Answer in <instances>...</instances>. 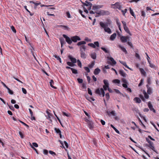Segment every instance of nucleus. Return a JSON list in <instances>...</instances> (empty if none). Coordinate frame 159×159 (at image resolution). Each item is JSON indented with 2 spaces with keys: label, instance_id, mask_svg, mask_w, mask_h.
Returning a JSON list of instances; mask_svg holds the SVG:
<instances>
[{
  "label": "nucleus",
  "instance_id": "obj_6",
  "mask_svg": "<svg viewBox=\"0 0 159 159\" xmlns=\"http://www.w3.org/2000/svg\"><path fill=\"white\" fill-rule=\"evenodd\" d=\"M129 36H122L120 37V40L122 43L126 42L129 40Z\"/></svg>",
  "mask_w": 159,
  "mask_h": 159
},
{
  "label": "nucleus",
  "instance_id": "obj_27",
  "mask_svg": "<svg viewBox=\"0 0 159 159\" xmlns=\"http://www.w3.org/2000/svg\"><path fill=\"white\" fill-rule=\"evenodd\" d=\"M124 29L126 33H128L130 35H131V34L130 33V31L127 26L124 27Z\"/></svg>",
  "mask_w": 159,
  "mask_h": 159
},
{
  "label": "nucleus",
  "instance_id": "obj_40",
  "mask_svg": "<svg viewBox=\"0 0 159 159\" xmlns=\"http://www.w3.org/2000/svg\"><path fill=\"white\" fill-rule=\"evenodd\" d=\"M24 7L25 8V10L28 12L29 13L30 15L31 16H32L34 15L33 13H31L27 9V6H24Z\"/></svg>",
  "mask_w": 159,
  "mask_h": 159
},
{
  "label": "nucleus",
  "instance_id": "obj_33",
  "mask_svg": "<svg viewBox=\"0 0 159 159\" xmlns=\"http://www.w3.org/2000/svg\"><path fill=\"white\" fill-rule=\"evenodd\" d=\"M103 83L104 84V85H105L106 86L109 87V84L107 80H103Z\"/></svg>",
  "mask_w": 159,
  "mask_h": 159
},
{
  "label": "nucleus",
  "instance_id": "obj_44",
  "mask_svg": "<svg viewBox=\"0 0 159 159\" xmlns=\"http://www.w3.org/2000/svg\"><path fill=\"white\" fill-rule=\"evenodd\" d=\"M141 16L144 18L145 17L146 14L145 12L143 11H141Z\"/></svg>",
  "mask_w": 159,
  "mask_h": 159
},
{
  "label": "nucleus",
  "instance_id": "obj_37",
  "mask_svg": "<svg viewBox=\"0 0 159 159\" xmlns=\"http://www.w3.org/2000/svg\"><path fill=\"white\" fill-rule=\"evenodd\" d=\"M54 130L57 133L59 134L61 133V131L59 129L55 128H54Z\"/></svg>",
  "mask_w": 159,
  "mask_h": 159
},
{
  "label": "nucleus",
  "instance_id": "obj_64",
  "mask_svg": "<svg viewBox=\"0 0 159 159\" xmlns=\"http://www.w3.org/2000/svg\"><path fill=\"white\" fill-rule=\"evenodd\" d=\"M66 14L67 17L68 18H70L71 16L69 11H68L66 12Z\"/></svg>",
  "mask_w": 159,
  "mask_h": 159
},
{
  "label": "nucleus",
  "instance_id": "obj_23",
  "mask_svg": "<svg viewBox=\"0 0 159 159\" xmlns=\"http://www.w3.org/2000/svg\"><path fill=\"white\" fill-rule=\"evenodd\" d=\"M116 24L118 27L119 30H120V31H121V27H120L121 25H120V23L119 22V20L118 18L116 19Z\"/></svg>",
  "mask_w": 159,
  "mask_h": 159
},
{
  "label": "nucleus",
  "instance_id": "obj_12",
  "mask_svg": "<svg viewBox=\"0 0 159 159\" xmlns=\"http://www.w3.org/2000/svg\"><path fill=\"white\" fill-rule=\"evenodd\" d=\"M100 25L103 28L108 27L109 24L107 22L106 23H103L102 22H100L99 23Z\"/></svg>",
  "mask_w": 159,
  "mask_h": 159
},
{
  "label": "nucleus",
  "instance_id": "obj_61",
  "mask_svg": "<svg viewBox=\"0 0 159 159\" xmlns=\"http://www.w3.org/2000/svg\"><path fill=\"white\" fill-rule=\"evenodd\" d=\"M32 146H33L34 147H35L36 148L38 147V144L36 143H33Z\"/></svg>",
  "mask_w": 159,
  "mask_h": 159
},
{
  "label": "nucleus",
  "instance_id": "obj_63",
  "mask_svg": "<svg viewBox=\"0 0 159 159\" xmlns=\"http://www.w3.org/2000/svg\"><path fill=\"white\" fill-rule=\"evenodd\" d=\"M77 80L79 82V83L81 84L83 82V80L82 79L80 78H78Z\"/></svg>",
  "mask_w": 159,
  "mask_h": 159
},
{
  "label": "nucleus",
  "instance_id": "obj_55",
  "mask_svg": "<svg viewBox=\"0 0 159 159\" xmlns=\"http://www.w3.org/2000/svg\"><path fill=\"white\" fill-rule=\"evenodd\" d=\"M85 70L88 72L89 73L90 72V70L89 68L88 67H84Z\"/></svg>",
  "mask_w": 159,
  "mask_h": 159
},
{
  "label": "nucleus",
  "instance_id": "obj_14",
  "mask_svg": "<svg viewBox=\"0 0 159 159\" xmlns=\"http://www.w3.org/2000/svg\"><path fill=\"white\" fill-rule=\"evenodd\" d=\"M68 57L72 63H75L76 62L77 60L75 58L73 57L70 55H69Z\"/></svg>",
  "mask_w": 159,
  "mask_h": 159
},
{
  "label": "nucleus",
  "instance_id": "obj_32",
  "mask_svg": "<svg viewBox=\"0 0 159 159\" xmlns=\"http://www.w3.org/2000/svg\"><path fill=\"white\" fill-rule=\"evenodd\" d=\"M111 126L115 130V131L118 134H120L119 131L117 129L112 125H111Z\"/></svg>",
  "mask_w": 159,
  "mask_h": 159
},
{
  "label": "nucleus",
  "instance_id": "obj_58",
  "mask_svg": "<svg viewBox=\"0 0 159 159\" xmlns=\"http://www.w3.org/2000/svg\"><path fill=\"white\" fill-rule=\"evenodd\" d=\"M49 152L50 154L53 155V156L56 155V153L55 152L51 150L49 151Z\"/></svg>",
  "mask_w": 159,
  "mask_h": 159
},
{
  "label": "nucleus",
  "instance_id": "obj_35",
  "mask_svg": "<svg viewBox=\"0 0 159 159\" xmlns=\"http://www.w3.org/2000/svg\"><path fill=\"white\" fill-rule=\"evenodd\" d=\"M95 61H93L91 64L89 65V67L90 68H93L95 65Z\"/></svg>",
  "mask_w": 159,
  "mask_h": 159
},
{
  "label": "nucleus",
  "instance_id": "obj_36",
  "mask_svg": "<svg viewBox=\"0 0 159 159\" xmlns=\"http://www.w3.org/2000/svg\"><path fill=\"white\" fill-rule=\"evenodd\" d=\"M71 70L73 73L74 74H78V71L77 70L72 68L71 69Z\"/></svg>",
  "mask_w": 159,
  "mask_h": 159
},
{
  "label": "nucleus",
  "instance_id": "obj_10",
  "mask_svg": "<svg viewBox=\"0 0 159 159\" xmlns=\"http://www.w3.org/2000/svg\"><path fill=\"white\" fill-rule=\"evenodd\" d=\"M102 5H94L93 6L92 9L93 10H94L95 11H97L102 7Z\"/></svg>",
  "mask_w": 159,
  "mask_h": 159
},
{
  "label": "nucleus",
  "instance_id": "obj_21",
  "mask_svg": "<svg viewBox=\"0 0 159 159\" xmlns=\"http://www.w3.org/2000/svg\"><path fill=\"white\" fill-rule=\"evenodd\" d=\"M106 112L107 113V114L109 116H110V114H111L113 116H116V114L115 111H112L111 112L107 111Z\"/></svg>",
  "mask_w": 159,
  "mask_h": 159
},
{
  "label": "nucleus",
  "instance_id": "obj_16",
  "mask_svg": "<svg viewBox=\"0 0 159 159\" xmlns=\"http://www.w3.org/2000/svg\"><path fill=\"white\" fill-rule=\"evenodd\" d=\"M59 40L61 44V47L62 48L63 45L66 43V42L64 39L62 37L60 38H59Z\"/></svg>",
  "mask_w": 159,
  "mask_h": 159
},
{
  "label": "nucleus",
  "instance_id": "obj_51",
  "mask_svg": "<svg viewBox=\"0 0 159 159\" xmlns=\"http://www.w3.org/2000/svg\"><path fill=\"white\" fill-rule=\"evenodd\" d=\"M19 121L21 123H22V124H23L25 126H26L27 128H29V126L28 125H27L26 124H25V123L24 122H23L21 121H20V120H19Z\"/></svg>",
  "mask_w": 159,
  "mask_h": 159
},
{
  "label": "nucleus",
  "instance_id": "obj_34",
  "mask_svg": "<svg viewBox=\"0 0 159 159\" xmlns=\"http://www.w3.org/2000/svg\"><path fill=\"white\" fill-rule=\"evenodd\" d=\"M56 58L57 59V60H58L60 62V63H61V58H60V57L58 56H57V55H54V56H53Z\"/></svg>",
  "mask_w": 159,
  "mask_h": 159
},
{
  "label": "nucleus",
  "instance_id": "obj_22",
  "mask_svg": "<svg viewBox=\"0 0 159 159\" xmlns=\"http://www.w3.org/2000/svg\"><path fill=\"white\" fill-rule=\"evenodd\" d=\"M90 56L93 59H95L96 58L97 54L95 52H93L90 54Z\"/></svg>",
  "mask_w": 159,
  "mask_h": 159
},
{
  "label": "nucleus",
  "instance_id": "obj_62",
  "mask_svg": "<svg viewBox=\"0 0 159 159\" xmlns=\"http://www.w3.org/2000/svg\"><path fill=\"white\" fill-rule=\"evenodd\" d=\"M135 57L138 59L140 60V57L139 55L137 53H136L135 54Z\"/></svg>",
  "mask_w": 159,
  "mask_h": 159
},
{
  "label": "nucleus",
  "instance_id": "obj_41",
  "mask_svg": "<svg viewBox=\"0 0 159 159\" xmlns=\"http://www.w3.org/2000/svg\"><path fill=\"white\" fill-rule=\"evenodd\" d=\"M101 49L103 51L106 53H108L109 52V51L108 50H107L106 48L102 47L101 48Z\"/></svg>",
  "mask_w": 159,
  "mask_h": 159
},
{
  "label": "nucleus",
  "instance_id": "obj_7",
  "mask_svg": "<svg viewBox=\"0 0 159 159\" xmlns=\"http://www.w3.org/2000/svg\"><path fill=\"white\" fill-rule=\"evenodd\" d=\"M112 5L114 6L115 8H117L119 10H120L122 7L121 6L120 4V3L119 2H117L115 4Z\"/></svg>",
  "mask_w": 159,
  "mask_h": 159
},
{
  "label": "nucleus",
  "instance_id": "obj_52",
  "mask_svg": "<svg viewBox=\"0 0 159 159\" xmlns=\"http://www.w3.org/2000/svg\"><path fill=\"white\" fill-rule=\"evenodd\" d=\"M62 114L64 116H66L67 117H69L70 116V114L64 112H62Z\"/></svg>",
  "mask_w": 159,
  "mask_h": 159
},
{
  "label": "nucleus",
  "instance_id": "obj_53",
  "mask_svg": "<svg viewBox=\"0 0 159 159\" xmlns=\"http://www.w3.org/2000/svg\"><path fill=\"white\" fill-rule=\"evenodd\" d=\"M146 140L149 143V144H153V142H152L148 138H146Z\"/></svg>",
  "mask_w": 159,
  "mask_h": 159
},
{
  "label": "nucleus",
  "instance_id": "obj_20",
  "mask_svg": "<svg viewBox=\"0 0 159 159\" xmlns=\"http://www.w3.org/2000/svg\"><path fill=\"white\" fill-rule=\"evenodd\" d=\"M101 71L98 68L95 69L93 72V73L95 75H98Z\"/></svg>",
  "mask_w": 159,
  "mask_h": 159
},
{
  "label": "nucleus",
  "instance_id": "obj_13",
  "mask_svg": "<svg viewBox=\"0 0 159 159\" xmlns=\"http://www.w3.org/2000/svg\"><path fill=\"white\" fill-rule=\"evenodd\" d=\"M147 146L148 147H149L150 149L153 150L154 152H155L157 154H158V152L155 149V148L153 146V144H147Z\"/></svg>",
  "mask_w": 159,
  "mask_h": 159
},
{
  "label": "nucleus",
  "instance_id": "obj_18",
  "mask_svg": "<svg viewBox=\"0 0 159 159\" xmlns=\"http://www.w3.org/2000/svg\"><path fill=\"white\" fill-rule=\"evenodd\" d=\"M119 74L123 77H126V74L124 71L122 70H120L119 71Z\"/></svg>",
  "mask_w": 159,
  "mask_h": 159
},
{
  "label": "nucleus",
  "instance_id": "obj_9",
  "mask_svg": "<svg viewBox=\"0 0 159 159\" xmlns=\"http://www.w3.org/2000/svg\"><path fill=\"white\" fill-rule=\"evenodd\" d=\"M30 3H33L34 4V8L36 9L37 7L39 5L41 4V3L40 2H39L38 1H36V2H34L32 1H30L29 2Z\"/></svg>",
  "mask_w": 159,
  "mask_h": 159
},
{
  "label": "nucleus",
  "instance_id": "obj_3",
  "mask_svg": "<svg viewBox=\"0 0 159 159\" xmlns=\"http://www.w3.org/2000/svg\"><path fill=\"white\" fill-rule=\"evenodd\" d=\"M96 13L99 15H108L110 14V12L108 11L101 10L98 12H96Z\"/></svg>",
  "mask_w": 159,
  "mask_h": 159
},
{
  "label": "nucleus",
  "instance_id": "obj_50",
  "mask_svg": "<svg viewBox=\"0 0 159 159\" xmlns=\"http://www.w3.org/2000/svg\"><path fill=\"white\" fill-rule=\"evenodd\" d=\"M127 9L126 8L124 10H121V12L124 16H125V13L127 12Z\"/></svg>",
  "mask_w": 159,
  "mask_h": 159
},
{
  "label": "nucleus",
  "instance_id": "obj_57",
  "mask_svg": "<svg viewBox=\"0 0 159 159\" xmlns=\"http://www.w3.org/2000/svg\"><path fill=\"white\" fill-rule=\"evenodd\" d=\"M147 82L148 84H151V79L149 77H148L147 79Z\"/></svg>",
  "mask_w": 159,
  "mask_h": 159
},
{
  "label": "nucleus",
  "instance_id": "obj_30",
  "mask_svg": "<svg viewBox=\"0 0 159 159\" xmlns=\"http://www.w3.org/2000/svg\"><path fill=\"white\" fill-rule=\"evenodd\" d=\"M129 11L130 14L132 16H133L134 18L135 19L136 18V16L134 14V13L133 12V10L131 9V8H129Z\"/></svg>",
  "mask_w": 159,
  "mask_h": 159
},
{
  "label": "nucleus",
  "instance_id": "obj_1",
  "mask_svg": "<svg viewBox=\"0 0 159 159\" xmlns=\"http://www.w3.org/2000/svg\"><path fill=\"white\" fill-rule=\"evenodd\" d=\"M103 88L104 89L102 88L101 89H97L95 91V93L97 94H98L100 96L102 95L103 97H104L105 94L104 90H107L108 89V88H109V87L106 86L105 85H103Z\"/></svg>",
  "mask_w": 159,
  "mask_h": 159
},
{
  "label": "nucleus",
  "instance_id": "obj_39",
  "mask_svg": "<svg viewBox=\"0 0 159 159\" xmlns=\"http://www.w3.org/2000/svg\"><path fill=\"white\" fill-rule=\"evenodd\" d=\"M143 93L144 94V97L148 99L149 98V95L145 91H143Z\"/></svg>",
  "mask_w": 159,
  "mask_h": 159
},
{
  "label": "nucleus",
  "instance_id": "obj_8",
  "mask_svg": "<svg viewBox=\"0 0 159 159\" xmlns=\"http://www.w3.org/2000/svg\"><path fill=\"white\" fill-rule=\"evenodd\" d=\"M107 58L108 60L111 61L112 63H111L110 62L109 63L110 64H111V65H115L116 64V61L114 60L113 57H108Z\"/></svg>",
  "mask_w": 159,
  "mask_h": 159
},
{
  "label": "nucleus",
  "instance_id": "obj_48",
  "mask_svg": "<svg viewBox=\"0 0 159 159\" xmlns=\"http://www.w3.org/2000/svg\"><path fill=\"white\" fill-rule=\"evenodd\" d=\"M113 82L115 83L119 84L120 83V80L118 79H115L113 80Z\"/></svg>",
  "mask_w": 159,
  "mask_h": 159
},
{
  "label": "nucleus",
  "instance_id": "obj_11",
  "mask_svg": "<svg viewBox=\"0 0 159 159\" xmlns=\"http://www.w3.org/2000/svg\"><path fill=\"white\" fill-rule=\"evenodd\" d=\"M148 106L150 110L151 111H152L154 113L156 112V110L154 108H153V106L150 102H148Z\"/></svg>",
  "mask_w": 159,
  "mask_h": 159
},
{
  "label": "nucleus",
  "instance_id": "obj_25",
  "mask_svg": "<svg viewBox=\"0 0 159 159\" xmlns=\"http://www.w3.org/2000/svg\"><path fill=\"white\" fill-rule=\"evenodd\" d=\"M116 33H114L112 34L110 37V39L111 40L113 41L116 38Z\"/></svg>",
  "mask_w": 159,
  "mask_h": 159
},
{
  "label": "nucleus",
  "instance_id": "obj_59",
  "mask_svg": "<svg viewBox=\"0 0 159 159\" xmlns=\"http://www.w3.org/2000/svg\"><path fill=\"white\" fill-rule=\"evenodd\" d=\"M88 93L91 95H92V92L91 90L89 88H88Z\"/></svg>",
  "mask_w": 159,
  "mask_h": 159
},
{
  "label": "nucleus",
  "instance_id": "obj_45",
  "mask_svg": "<svg viewBox=\"0 0 159 159\" xmlns=\"http://www.w3.org/2000/svg\"><path fill=\"white\" fill-rule=\"evenodd\" d=\"M77 62L78 63V65L80 68L82 67V64L80 61L79 60H77Z\"/></svg>",
  "mask_w": 159,
  "mask_h": 159
},
{
  "label": "nucleus",
  "instance_id": "obj_46",
  "mask_svg": "<svg viewBox=\"0 0 159 159\" xmlns=\"http://www.w3.org/2000/svg\"><path fill=\"white\" fill-rule=\"evenodd\" d=\"M8 90V92L10 94L12 95L13 93V91L11 90L9 88L7 89Z\"/></svg>",
  "mask_w": 159,
  "mask_h": 159
},
{
  "label": "nucleus",
  "instance_id": "obj_24",
  "mask_svg": "<svg viewBox=\"0 0 159 159\" xmlns=\"http://www.w3.org/2000/svg\"><path fill=\"white\" fill-rule=\"evenodd\" d=\"M105 32L109 34L111 33V29L109 27H106L103 28Z\"/></svg>",
  "mask_w": 159,
  "mask_h": 159
},
{
  "label": "nucleus",
  "instance_id": "obj_38",
  "mask_svg": "<svg viewBox=\"0 0 159 159\" xmlns=\"http://www.w3.org/2000/svg\"><path fill=\"white\" fill-rule=\"evenodd\" d=\"M67 65L71 67H73L75 65V64H74L73 63H72L71 62L69 61L67 62Z\"/></svg>",
  "mask_w": 159,
  "mask_h": 159
},
{
  "label": "nucleus",
  "instance_id": "obj_49",
  "mask_svg": "<svg viewBox=\"0 0 159 159\" xmlns=\"http://www.w3.org/2000/svg\"><path fill=\"white\" fill-rule=\"evenodd\" d=\"M106 98L107 100H108L110 98V95L108 93H107L105 94Z\"/></svg>",
  "mask_w": 159,
  "mask_h": 159
},
{
  "label": "nucleus",
  "instance_id": "obj_5",
  "mask_svg": "<svg viewBox=\"0 0 159 159\" xmlns=\"http://www.w3.org/2000/svg\"><path fill=\"white\" fill-rule=\"evenodd\" d=\"M72 43V42L74 43H76L78 41H80L81 40L80 38L77 35L71 37Z\"/></svg>",
  "mask_w": 159,
  "mask_h": 159
},
{
  "label": "nucleus",
  "instance_id": "obj_42",
  "mask_svg": "<svg viewBox=\"0 0 159 159\" xmlns=\"http://www.w3.org/2000/svg\"><path fill=\"white\" fill-rule=\"evenodd\" d=\"M88 45L89 46L93 48H96L95 45L93 43H89L88 44Z\"/></svg>",
  "mask_w": 159,
  "mask_h": 159
},
{
  "label": "nucleus",
  "instance_id": "obj_26",
  "mask_svg": "<svg viewBox=\"0 0 159 159\" xmlns=\"http://www.w3.org/2000/svg\"><path fill=\"white\" fill-rule=\"evenodd\" d=\"M134 100L137 103H139L141 102V100L140 98L138 97H135L134 99Z\"/></svg>",
  "mask_w": 159,
  "mask_h": 159
},
{
  "label": "nucleus",
  "instance_id": "obj_19",
  "mask_svg": "<svg viewBox=\"0 0 159 159\" xmlns=\"http://www.w3.org/2000/svg\"><path fill=\"white\" fill-rule=\"evenodd\" d=\"M118 46L125 53V54L127 53V52L126 51V49L124 47L120 45H118Z\"/></svg>",
  "mask_w": 159,
  "mask_h": 159
},
{
  "label": "nucleus",
  "instance_id": "obj_4",
  "mask_svg": "<svg viewBox=\"0 0 159 159\" xmlns=\"http://www.w3.org/2000/svg\"><path fill=\"white\" fill-rule=\"evenodd\" d=\"M62 36L65 39L66 41L69 44H71L72 43L71 37L70 38L65 34H63Z\"/></svg>",
  "mask_w": 159,
  "mask_h": 159
},
{
  "label": "nucleus",
  "instance_id": "obj_54",
  "mask_svg": "<svg viewBox=\"0 0 159 159\" xmlns=\"http://www.w3.org/2000/svg\"><path fill=\"white\" fill-rule=\"evenodd\" d=\"M128 42H127L128 44L129 45V46H130L131 48H133V45L132 43H131V42L129 41V40H128Z\"/></svg>",
  "mask_w": 159,
  "mask_h": 159
},
{
  "label": "nucleus",
  "instance_id": "obj_43",
  "mask_svg": "<svg viewBox=\"0 0 159 159\" xmlns=\"http://www.w3.org/2000/svg\"><path fill=\"white\" fill-rule=\"evenodd\" d=\"M114 90L116 93H119L120 95H123V94L122 93H120L119 90L116 89H114Z\"/></svg>",
  "mask_w": 159,
  "mask_h": 159
},
{
  "label": "nucleus",
  "instance_id": "obj_2",
  "mask_svg": "<svg viewBox=\"0 0 159 159\" xmlns=\"http://www.w3.org/2000/svg\"><path fill=\"white\" fill-rule=\"evenodd\" d=\"M86 43L85 41H81L78 42L77 45L78 46H80V52H84L86 50V47L84 45Z\"/></svg>",
  "mask_w": 159,
  "mask_h": 159
},
{
  "label": "nucleus",
  "instance_id": "obj_60",
  "mask_svg": "<svg viewBox=\"0 0 159 159\" xmlns=\"http://www.w3.org/2000/svg\"><path fill=\"white\" fill-rule=\"evenodd\" d=\"M79 12L81 15L83 17H84V18L85 17V16L83 14H82L83 11H82L81 10H79Z\"/></svg>",
  "mask_w": 159,
  "mask_h": 159
},
{
  "label": "nucleus",
  "instance_id": "obj_31",
  "mask_svg": "<svg viewBox=\"0 0 159 159\" xmlns=\"http://www.w3.org/2000/svg\"><path fill=\"white\" fill-rule=\"evenodd\" d=\"M120 63L122 64V65H123L124 66H125L126 68H128V69L131 70V69L129 68V66H127V65L126 64V63L125 62L123 61H120Z\"/></svg>",
  "mask_w": 159,
  "mask_h": 159
},
{
  "label": "nucleus",
  "instance_id": "obj_28",
  "mask_svg": "<svg viewBox=\"0 0 159 159\" xmlns=\"http://www.w3.org/2000/svg\"><path fill=\"white\" fill-rule=\"evenodd\" d=\"M139 70L141 74L143 76H145L146 75V73L143 68H139Z\"/></svg>",
  "mask_w": 159,
  "mask_h": 159
},
{
  "label": "nucleus",
  "instance_id": "obj_47",
  "mask_svg": "<svg viewBox=\"0 0 159 159\" xmlns=\"http://www.w3.org/2000/svg\"><path fill=\"white\" fill-rule=\"evenodd\" d=\"M60 27L62 28H63L64 29L67 30H68L69 29V28L66 26L61 25Z\"/></svg>",
  "mask_w": 159,
  "mask_h": 159
},
{
  "label": "nucleus",
  "instance_id": "obj_15",
  "mask_svg": "<svg viewBox=\"0 0 159 159\" xmlns=\"http://www.w3.org/2000/svg\"><path fill=\"white\" fill-rule=\"evenodd\" d=\"M146 86L147 88V93L149 94L152 93V90L151 88L149 86L148 84H147Z\"/></svg>",
  "mask_w": 159,
  "mask_h": 159
},
{
  "label": "nucleus",
  "instance_id": "obj_29",
  "mask_svg": "<svg viewBox=\"0 0 159 159\" xmlns=\"http://www.w3.org/2000/svg\"><path fill=\"white\" fill-rule=\"evenodd\" d=\"M50 86L53 88L57 89V87L53 86V84H54V81L52 80H51L50 82Z\"/></svg>",
  "mask_w": 159,
  "mask_h": 159
},
{
  "label": "nucleus",
  "instance_id": "obj_17",
  "mask_svg": "<svg viewBox=\"0 0 159 159\" xmlns=\"http://www.w3.org/2000/svg\"><path fill=\"white\" fill-rule=\"evenodd\" d=\"M80 57L82 58L85 59L87 57V55L84 52H80Z\"/></svg>",
  "mask_w": 159,
  "mask_h": 159
},
{
  "label": "nucleus",
  "instance_id": "obj_56",
  "mask_svg": "<svg viewBox=\"0 0 159 159\" xmlns=\"http://www.w3.org/2000/svg\"><path fill=\"white\" fill-rule=\"evenodd\" d=\"M30 146H31V148H33L34 150L36 152V153L37 154H39V152H38V151L35 148H34V147H33V146H32L31 143H30Z\"/></svg>",
  "mask_w": 159,
  "mask_h": 159
}]
</instances>
